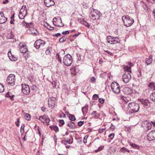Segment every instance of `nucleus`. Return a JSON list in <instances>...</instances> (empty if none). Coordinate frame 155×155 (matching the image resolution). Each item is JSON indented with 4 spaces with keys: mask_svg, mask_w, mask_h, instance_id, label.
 I'll list each match as a JSON object with an SVG mask.
<instances>
[{
    "mask_svg": "<svg viewBox=\"0 0 155 155\" xmlns=\"http://www.w3.org/2000/svg\"><path fill=\"white\" fill-rule=\"evenodd\" d=\"M57 20V18H56V17H55L54 18L53 20V24L55 25H54V22L55 21H56Z\"/></svg>",
    "mask_w": 155,
    "mask_h": 155,
    "instance_id": "e2e57ef3",
    "label": "nucleus"
},
{
    "mask_svg": "<svg viewBox=\"0 0 155 155\" xmlns=\"http://www.w3.org/2000/svg\"><path fill=\"white\" fill-rule=\"evenodd\" d=\"M53 97L50 98L48 101V104L49 107L53 108L55 105V100Z\"/></svg>",
    "mask_w": 155,
    "mask_h": 155,
    "instance_id": "4468645a",
    "label": "nucleus"
},
{
    "mask_svg": "<svg viewBox=\"0 0 155 155\" xmlns=\"http://www.w3.org/2000/svg\"><path fill=\"white\" fill-rule=\"evenodd\" d=\"M81 33H79L78 34H75L74 35H73V37H74V38H75V37H77V36H78Z\"/></svg>",
    "mask_w": 155,
    "mask_h": 155,
    "instance_id": "0e129e2a",
    "label": "nucleus"
},
{
    "mask_svg": "<svg viewBox=\"0 0 155 155\" xmlns=\"http://www.w3.org/2000/svg\"><path fill=\"white\" fill-rule=\"evenodd\" d=\"M50 127L51 130H54L55 132H58L59 131L58 127L56 126H50Z\"/></svg>",
    "mask_w": 155,
    "mask_h": 155,
    "instance_id": "7c9ffc66",
    "label": "nucleus"
},
{
    "mask_svg": "<svg viewBox=\"0 0 155 155\" xmlns=\"http://www.w3.org/2000/svg\"><path fill=\"white\" fill-rule=\"evenodd\" d=\"M66 38L65 36L61 37L59 40V42L60 43H62L64 41Z\"/></svg>",
    "mask_w": 155,
    "mask_h": 155,
    "instance_id": "4c0bfd02",
    "label": "nucleus"
},
{
    "mask_svg": "<svg viewBox=\"0 0 155 155\" xmlns=\"http://www.w3.org/2000/svg\"><path fill=\"white\" fill-rule=\"evenodd\" d=\"M124 25L126 27L131 26L134 23V20L127 15H124L122 18Z\"/></svg>",
    "mask_w": 155,
    "mask_h": 155,
    "instance_id": "7ed1b4c3",
    "label": "nucleus"
},
{
    "mask_svg": "<svg viewBox=\"0 0 155 155\" xmlns=\"http://www.w3.org/2000/svg\"><path fill=\"white\" fill-rule=\"evenodd\" d=\"M36 87V86L34 85H33L32 87H31V90H34Z\"/></svg>",
    "mask_w": 155,
    "mask_h": 155,
    "instance_id": "69168bd1",
    "label": "nucleus"
},
{
    "mask_svg": "<svg viewBox=\"0 0 155 155\" xmlns=\"http://www.w3.org/2000/svg\"><path fill=\"white\" fill-rule=\"evenodd\" d=\"M105 130V127H104L101 129H99V132L100 133H102Z\"/></svg>",
    "mask_w": 155,
    "mask_h": 155,
    "instance_id": "3c124183",
    "label": "nucleus"
},
{
    "mask_svg": "<svg viewBox=\"0 0 155 155\" xmlns=\"http://www.w3.org/2000/svg\"><path fill=\"white\" fill-rule=\"evenodd\" d=\"M45 4V6L48 7L54 5V2L53 0H44Z\"/></svg>",
    "mask_w": 155,
    "mask_h": 155,
    "instance_id": "f3484780",
    "label": "nucleus"
},
{
    "mask_svg": "<svg viewBox=\"0 0 155 155\" xmlns=\"http://www.w3.org/2000/svg\"><path fill=\"white\" fill-rule=\"evenodd\" d=\"M81 23L83 24L84 25L86 26L87 27V28H89L90 26L89 24L87 23L85 20L84 19H81Z\"/></svg>",
    "mask_w": 155,
    "mask_h": 155,
    "instance_id": "c85d7f7f",
    "label": "nucleus"
},
{
    "mask_svg": "<svg viewBox=\"0 0 155 155\" xmlns=\"http://www.w3.org/2000/svg\"><path fill=\"white\" fill-rule=\"evenodd\" d=\"M149 87L152 90H155V83L153 82H151L148 85Z\"/></svg>",
    "mask_w": 155,
    "mask_h": 155,
    "instance_id": "bb28decb",
    "label": "nucleus"
},
{
    "mask_svg": "<svg viewBox=\"0 0 155 155\" xmlns=\"http://www.w3.org/2000/svg\"><path fill=\"white\" fill-rule=\"evenodd\" d=\"M123 92L127 95L131 94L132 93V89L128 87H125L123 89Z\"/></svg>",
    "mask_w": 155,
    "mask_h": 155,
    "instance_id": "6ab92c4d",
    "label": "nucleus"
},
{
    "mask_svg": "<svg viewBox=\"0 0 155 155\" xmlns=\"http://www.w3.org/2000/svg\"><path fill=\"white\" fill-rule=\"evenodd\" d=\"M98 97V95L96 94H94L93 96V97L94 100H97V99Z\"/></svg>",
    "mask_w": 155,
    "mask_h": 155,
    "instance_id": "49530a36",
    "label": "nucleus"
},
{
    "mask_svg": "<svg viewBox=\"0 0 155 155\" xmlns=\"http://www.w3.org/2000/svg\"><path fill=\"white\" fill-rule=\"evenodd\" d=\"M133 66V64L130 62H129L128 65L124 66V71H126L127 72L125 73L123 75L122 79L123 81L125 83H127L131 78V75L128 72H131V68Z\"/></svg>",
    "mask_w": 155,
    "mask_h": 155,
    "instance_id": "f257e3e1",
    "label": "nucleus"
},
{
    "mask_svg": "<svg viewBox=\"0 0 155 155\" xmlns=\"http://www.w3.org/2000/svg\"><path fill=\"white\" fill-rule=\"evenodd\" d=\"M69 33V32L68 31H65L62 32V34L63 35H66Z\"/></svg>",
    "mask_w": 155,
    "mask_h": 155,
    "instance_id": "4d7b16f0",
    "label": "nucleus"
},
{
    "mask_svg": "<svg viewBox=\"0 0 155 155\" xmlns=\"http://www.w3.org/2000/svg\"><path fill=\"white\" fill-rule=\"evenodd\" d=\"M130 145L135 149H138L140 148V146L139 145H137L134 143H132L131 142H129Z\"/></svg>",
    "mask_w": 155,
    "mask_h": 155,
    "instance_id": "c756f323",
    "label": "nucleus"
},
{
    "mask_svg": "<svg viewBox=\"0 0 155 155\" xmlns=\"http://www.w3.org/2000/svg\"><path fill=\"white\" fill-rule=\"evenodd\" d=\"M141 104L143 105L145 107H148L150 106V104L149 101L147 99H140L139 100Z\"/></svg>",
    "mask_w": 155,
    "mask_h": 155,
    "instance_id": "2eb2a0df",
    "label": "nucleus"
},
{
    "mask_svg": "<svg viewBox=\"0 0 155 155\" xmlns=\"http://www.w3.org/2000/svg\"><path fill=\"white\" fill-rule=\"evenodd\" d=\"M46 28L50 30H52L54 29V27H51L49 25H47L46 26H45Z\"/></svg>",
    "mask_w": 155,
    "mask_h": 155,
    "instance_id": "37998d69",
    "label": "nucleus"
},
{
    "mask_svg": "<svg viewBox=\"0 0 155 155\" xmlns=\"http://www.w3.org/2000/svg\"><path fill=\"white\" fill-rule=\"evenodd\" d=\"M51 53L49 49L46 50L45 51V53L46 54H49Z\"/></svg>",
    "mask_w": 155,
    "mask_h": 155,
    "instance_id": "5fc2aeb1",
    "label": "nucleus"
},
{
    "mask_svg": "<svg viewBox=\"0 0 155 155\" xmlns=\"http://www.w3.org/2000/svg\"><path fill=\"white\" fill-rule=\"evenodd\" d=\"M109 138L108 139V142H110L111 140H112L114 136H108Z\"/></svg>",
    "mask_w": 155,
    "mask_h": 155,
    "instance_id": "09e8293b",
    "label": "nucleus"
},
{
    "mask_svg": "<svg viewBox=\"0 0 155 155\" xmlns=\"http://www.w3.org/2000/svg\"><path fill=\"white\" fill-rule=\"evenodd\" d=\"M15 13H13L11 17V20L10 21V23L11 24H14L13 22L15 21L14 18L15 17Z\"/></svg>",
    "mask_w": 155,
    "mask_h": 155,
    "instance_id": "e433bc0d",
    "label": "nucleus"
},
{
    "mask_svg": "<svg viewBox=\"0 0 155 155\" xmlns=\"http://www.w3.org/2000/svg\"><path fill=\"white\" fill-rule=\"evenodd\" d=\"M147 136H155V130H153L150 132Z\"/></svg>",
    "mask_w": 155,
    "mask_h": 155,
    "instance_id": "79ce46f5",
    "label": "nucleus"
},
{
    "mask_svg": "<svg viewBox=\"0 0 155 155\" xmlns=\"http://www.w3.org/2000/svg\"><path fill=\"white\" fill-rule=\"evenodd\" d=\"M152 55H150L149 58H146V59L145 63L147 64V65L150 64L152 61Z\"/></svg>",
    "mask_w": 155,
    "mask_h": 155,
    "instance_id": "4be33fe9",
    "label": "nucleus"
},
{
    "mask_svg": "<svg viewBox=\"0 0 155 155\" xmlns=\"http://www.w3.org/2000/svg\"><path fill=\"white\" fill-rule=\"evenodd\" d=\"M60 123L61 124V126H62L64 125V122L63 120H59Z\"/></svg>",
    "mask_w": 155,
    "mask_h": 155,
    "instance_id": "603ef678",
    "label": "nucleus"
},
{
    "mask_svg": "<svg viewBox=\"0 0 155 155\" xmlns=\"http://www.w3.org/2000/svg\"><path fill=\"white\" fill-rule=\"evenodd\" d=\"M61 34H60V33H57L56 34H55V35H54V36L58 37V36H61Z\"/></svg>",
    "mask_w": 155,
    "mask_h": 155,
    "instance_id": "680f3d73",
    "label": "nucleus"
},
{
    "mask_svg": "<svg viewBox=\"0 0 155 155\" xmlns=\"http://www.w3.org/2000/svg\"><path fill=\"white\" fill-rule=\"evenodd\" d=\"M104 147V146H100L98 148V150H99V151L100 150H102Z\"/></svg>",
    "mask_w": 155,
    "mask_h": 155,
    "instance_id": "bf43d9fd",
    "label": "nucleus"
},
{
    "mask_svg": "<svg viewBox=\"0 0 155 155\" xmlns=\"http://www.w3.org/2000/svg\"><path fill=\"white\" fill-rule=\"evenodd\" d=\"M84 124V122L82 121H79L78 123V125L79 126H81Z\"/></svg>",
    "mask_w": 155,
    "mask_h": 155,
    "instance_id": "8fccbe9b",
    "label": "nucleus"
},
{
    "mask_svg": "<svg viewBox=\"0 0 155 155\" xmlns=\"http://www.w3.org/2000/svg\"><path fill=\"white\" fill-rule=\"evenodd\" d=\"M24 127L25 126L24 125H22L21 127L20 132L21 135H23V133L24 132Z\"/></svg>",
    "mask_w": 155,
    "mask_h": 155,
    "instance_id": "a19ab883",
    "label": "nucleus"
},
{
    "mask_svg": "<svg viewBox=\"0 0 155 155\" xmlns=\"http://www.w3.org/2000/svg\"><path fill=\"white\" fill-rule=\"evenodd\" d=\"M8 57L9 58L10 56H11V55H12V53H11V51H10V50H9V51L8 53Z\"/></svg>",
    "mask_w": 155,
    "mask_h": 155,
    "instance_id": "13d9d810",
    "label": "nucleus"
},
{
    "mask_svg": "<svg viewBox=\"0 0 155 155\" xmlns=\"http://www.w3.org/2000/svg\"><path fill=\"white\" fill-rule=\"evenodd\" d=\"M21 86L22 87L21 89L22 92L24 94L26 95L30 93V92L29 86L25 84H22Z\"/></svg>",
    "mask_w": 155,
    "mask_h": 155,
    "instance_id": "f8f14e48",
    "label": "nucleus"
},
{
    "mask_svg": "<svg viewBox=\"0 0 155 155\" xmlns=\"http://www.w3.org/2000/svg\"><path fill=\"white\" fill-rule=\"evenodd\" d=\"M99 102L101 104H103L104 103V100L102 98H100L99 99Z\"/></svg>",
    "mask_w": 155,
    "mask_h": 155,
    "instance_id": "a18cd8bd",
    "label": "nucleus"
},
{
    "mask_svg": "<svg viewBox=\"0 0 155 155\" xmlns=\"http://www.w3.org/2000/svg\"><path fill=\"white\" fill-rule=\"evenodd\" d=\"M63 61L65 65L67 66H69L72 62V57L69 54H67L64 57Z\"/></svg>",
    "mask_w": 155,
    "mask_h": 155,
    "instance_id": "39448f33",
    "label": "nucleus"
},
{
    "mask_svg": "<svg viewBox=\"0 0 155 155\" xmlns=\"http://www.w3.org/2000/svg\"><path fill=\"white\" fill-rule=\"evenodd\" d=\"M61 143L64 144L65 145V147L66 148L69 149L70 147V146L69 145H67V144L65 143V141L64 140L61 141Z\"/></svg>",
    "mask_w": 155,
    "mask_h": 155,
    "instance_id": "c03bdc74",
    "label": "nucleus"
},
{
    "mask_svg": "<svg viewBox=\"0 0 155 155\" xmlns=\"http://www.w3.org/2000/svg\"><path fill=\"white\" fill-rule=\"evenodd\" d=\"M147 140L149 141H151L155 139V136H146Z\"/></svg>",
    "mask_w": 155,
    "mask_h": 155,
    "instance_id": "f704fd0d",
    "label": "nucleus"
},
{
    "mask_svg": "<svg viewBox=\"0 0 155 155\" xmlns=\"http://www.w3.org/2000/svg\"><path fill=\"white\" fill-rule=\"evenodd\" d=\"M69 118L70 120L74 121L75 120L76 118L74 115L71 114L69 116Z\"/></svg>",
    "mask_w": 155,
    "mask_h": 155,
    "instance_id": "58836bf2",
    "label": "nucleus"
},
{
    "mask_svg": "<svg viewBox=\"0 0 155 155\" xmlns=\"http://www.w3.org/2000/svg\"><path fill=\"white\" fill-rule=\"evenodd\" d=\"M110 129L114 130L115 128V127L112 124H111L110 127Z\"/></svg>",
    "mask_w": 155,
    "mask_h": 155,
    "instance_id": "864d4df0",
    "label": "nucleus"
},
{
    "mask_svg": "<svg viewBox=\"0 0 155 155\" xmlns=\"http://www.w3.org/2000/svg\"><path fill=\"white\" fill-rule=\"evenodd\" d=\"M6 97H9L12 101L14 100V97L15 96V95L12 93L8 92L5 95Z\"/></svg>",
    "mask_w": 155,
    "mask_h": 155,
    "instance_id": "412c9836",
    "label": "nucleus"
},
{
    "mask_svg": "<svg viewBox=\"0 0 155 155\" xmlns=\"http://www.w3.org/2000/svg\"><path fill=\"white\" fill-rule=\"evenodd\" d=\"M38 119L43 123H46L47 125H49L48 123L50 121L49 117L45 114L39 117Z\"/></svg>",
    "mask_w": 155,
    "mask_h": 155,
    "instance_id": "9d476101",
    "label": "nucleus"
},
{
    "mask_svg": "<svg viewBox=\"0 0 155 155\" xmlns=\"http://www.w3.org/2000/svg\"><path fill=\"white\" fill-rule=\"evenodd\" d=\"M140 106L139 104L135 102H131L128 105L126 113L130 115L131 114L137 112L139 109Z\"/></svg>",
    "mask_w": 155,
    "mask_h": 155,
    "instance_id": "f03ea898",
    "label": "nucleus"
},
{
    "mask_svg": "<svg viewBox=\"0 0 155 155\" xmlns=\"http://www.w3.org/2000/svg\"><path fill=\"white\" fill-rule=\"evenodd\" d=\"M111 87L112 91L114 93L116 94L120 93V86L117 82H112Z\"/></svg>",
    "mask_w": 155,
    "mask_h": 155,
    "instance_id": "423d86ee",
    "label": "nucleus"
},
{
    "mask_svg": "<svg viewBox=\"0 0 155 155\" xmlns=\"http://www.w3.org/2000/svg\"><path fill=\"white\" fill-rule=\"evenodd\" d=\"M9 59L12 61H15L18 59L17 56L12 54L11 56H10Z\"/></svg>",
    "mask_w": 155,
    "mask_h": 155,
    "instance_id": "a878e982",
    "label": "nucleus"
},
{
    "mask_svg": "<svg viewBox=\"0 0 155 155\" xmlns=\"http://www.w3.org/2000/svg\"><path fill=\"white\" fill-rule=\"evenodd\" d=\"M120 151L121 152H130V150H129L125 148L124 147L120 149Z\"/></svg>",
    "mask_w": 155,
    "mask_h": 155,
    "instance_id": "72a5a7b5",
    "label": "nucleus"
},
{
    "mask_svg": "<svg viewBox=\"0 0 155 155\" xmlns=\"http://www.w3.org/2000/svg\"><path fill=\"white\" fill-rule=\"evenodd\" d=\"M71 137H72V136H70V138L65 139L64 140L65 141V143H68L69 144L72 143L73 142V140L72 138Z\"/></svg>",
    "mask_w": 155,
    "mask_h": 155,
    "instance_id": "b1692460",
    "label": "nucleus"
},
{
    "mask_svg": "<svg viewBox=\"0 0 155 155\" xmlns=\"http://www.w3.org/2000/svg\"><path fill=\"white\" fill-rule=\"evenodd\" d=\"M19 46L20 51L21 53H25L27 52L28 50L26 45L23 43H20Z\"/></svg>",
    "mask_w": 155,
    "mask_h": 155,
    "instance_id": "ddd939ff",
    "label": "nucleus"
},
{
    "mask_svg": "<svg viewBox=\"0 0 155 155\" xmlns=\"http://www.w3.org/2000/svg\"><path fill=\"white\" fill-rule=\"evenodd\" d=\"M56 57L57 58H60V55L58 53H57L56 54Z\"/></svg>",
    "mask_w": 155,
    "mask_h": 155,
    "instance_id": "774afa93",
    "label": "nucleus"
},
{
    "mask_svg": "<svg viewBox=\"0 0 155 155\" xmlns=\"http://www.w3.org/2000/svg\"><path fill=\"white\" fill-rule=\"evenodd\" d=\"M7 18L4 16L2 12H0V24L5 23L7 20Z\"/></svg>",
    "mask_w": 155,
    "mask_h": 155,
    "instance_id": "dca6fc26",
    "label": "nucleus"
},
{
    "mask_svg": "<svg viewBox=\"0 0 155 155\" xmlns=\"http://www.w3.org/2000/svg\"><path fill=\"white\" fill-rule=\"evenodd\" d=\"M88 106L87 105L82 107V110L84 115L86 114L87 113L88 111Z\"/></svg>",
    "mask_w": 155,
    "mask_h": 155,
    "instance_id": "5701e85b",
    "label": "nucleus"
},
{
    "mask_svg": "<svg viewBox=\"0 0 155 155\" xmlns=\"http://www.w3.org/2000/svg\"><path fill=\"white\" fill-rule=\"evenodd\" d=\"M117 145L116 144H112L109 148V150L111 153H114L116 152Z\"/></svg>",
    "mask_w": 155,
    "mask_h": 155,
    "instance_id": "aec40b11",
    "label": "nucleus"
},
{
    "mask_svg": "<svg viewBox=\"0 0 155 155\" xmlns=\"http://www.w3.org/2000/svg\"><path fill=\"white\" fill-rule=\"evenodd\" d=\"M4 91V88L3 85L0 83V93H2Z\"/></svg>",
    "mask_w": 155,
    "mask_h": 155,
    "instance_id": "ea45409f",
    "label": "nucleus"
},
{
    "mask_svg": "<svg viewBox=\"0 0 155 155\" xmlns=\"http://www.w3.org/2000/svg\"><path fill=\"white\" fill-rule=\"evenodd\" d=\"M27 10L26 7L25 5L23 6L21 8L19 14L18 15V17L20 19H23L25 16L26 15Z\"/></svg>",
    "mask_w": 155,
    "mask_h": 155,
    "instance_id": "6e6552de",
    "label": "nucleus"
},
{
    "mask_svg": "<svg viewBox=\"0 0 155 155\" xmlns=\"http://www.w3.org/2000/svg\"><path fill=\"white\" fill-rule=\"evenodd\" d=\"M76 139L77 140L78 142L81 143L83 142V139L80 136H74Z\"/></svg>",
    "mask_w": 155,
    "mask_h": 155,
    "instance_id": "2f4dec72",
    "label": "nucleus"
},
{
    "mask_svg": "<svg viewBox=\"0 0 155 155\" xmlns=\"http://www.w3.org/2000/svg\"><path fill=\"white\" fill-rule=\"evenodd\" d=\"M91 82L92 83H94L95 82V78L94 77H92L91 78Z\"/></svg>",
    "mask_w": 155,
    "mask_h": 155,
    "instance_id": "de8ad7c7",
    "label": "nucleus"
},
{
    "mask_svg": "<svg viewBox=\"0 0 155 155\" xmlns=\"http://www.w3.org/2000/svg\"><path fill=\"white\" fill-rule=\"evenodd\" d=\"M67 126L71 128H74L75 127V123L71 121H70L68 122Z\"/></svg>",
    "mask_w": 155,
    "mask_h": 155,
    "instance_id": "cd10ccee",
    "label": "nucleus"
},
{
    "mask_svg": "<svg viewBox=\"0 0 155 155\" xmlns=\"http://www.w3.org/2000/svg\"><path fill=\"white\" fill-rule=\"evenodd\" d=\"M91 10L90 16L93 20L98 19L101 16V13L99 11L93 8H91Z\"/></svg>",
    "mask_w": 155,
    "mask_h": 155,
    "instance_id": "20e7f679",
    "label": "nucleus"
},
{
    "mask_svg": "<svg viewBox=\"0 0 155 155\" xmlns=\"http://www.w3.org/2000/svg\"><path fill=\"white\" fill-rule=\"evenodd\" d=\"M46 108L45 107L43 106L41 107V110L43 112H45V110Z\"/></svg>",
    "mask_w": 155,
    "mask_h": 155,
    "instance_id": "052dcab7",
    "label": "nucleus"
},
{
    "mask_svg": "<svg viewBox=\"0 0 155 155\" xmlns=\"http://www.w3.org/2000/svg\"><path fill=\"white\" fill-rule=\"evenodd\" d=\"M88 136H84V137L83 139V142L84 143H87V139L85 140V138H87Z\"/></svg>",
    "mask_w": 155,
    "mask_h": 155,
    "instance_id": "6e6d98bb",
    "label": "nucleus"
},
{
    "mask_svg": "<svg viewBox=\"0 0 155 155\" xmlns=\"http://www.w3.org/2000/svg\"><path fill=\"white\" fill-rule=\"evenodd\" d=\"M15 76L13 74H10L7 79V83L11 86L14 85L15 81Z\"/></svg>",
    "mask_w": 155,
    "mask_h": 155,
    "instance_id": "9b49d317",
    "label": "nucleus"
},
{
    "mask_svg": "<svg viewBox=\"0 0 155 155\" xmlns=\"http://www.w3.org/2000/svg\"><path fill=\"white\" fill-rule=\"evenodd\" d=\"M91 115H93V117L95 118H98L100 115V114L97 112L96 111H93L91 113Z\"/></svg>",
    "mask_w": 155,
    "mask_h": 155,
    "instance_id": "393cba45",
    "label": "nucleus"
},
{
    "mask_svg": "<svg viewBox=\"0 0 155 155\" xmlns=\"http://www.w3.org/2000/svg\"><path fill=\"white\" fill-rule=\"evenodd\" d=\"M25 117L27 120H29L31 119V116L28 114L26 113L25 115Z\"/></svg>",
    "mask_w": 155,
    "mask_h": 155,
    "instance_id": "c9c22d12",
    "label": "nucleus"
},
{
    "mask_svg": "<svg viewBox=\"0 0 155 155\" xmlns=\"http://www.w3.org/2000/svg\"><path fill=\"white\" fill-rule=\"evenodd\" d=\"M146 125V127L147 128V130L151 128L152 124L151 123L148 122L147 121H145L144 123H142L141 124V126L144 127V125Z\"/></svg>",
    "mask_w": 155,
    "mask_h": 155,
    "instance_id": "a211bd4d",
    "label": "nucleus"
},
{
    "mask_svg": "<svg viewBox=\"0 0 155 155\" xmlns=\"http://www.w3.org/2000/svg\"><path fill=\"white\" fill-rule=\"evenodd\" d=\"M107 41L108 43L110 44H116L119 43L120 41L118 37H112L110 36H108L107 38Z\"/></svg>",
    "mask_w": 155,
    "mask_h": 155,
    "instance_id": "0eeeda50",
    "label": "nucleus"
},
{
    "mask_svg": "<svg viewBox=\"0 0 155 155\" xmlns=\"http://www.w3.org/2000/svg\"><path fill=\"white\" fill-rule=\"evenodd\" d=\"M150 98L152 100L155 102V92H153L150 95Z\"/></svg>",
    "mask_w": 155,
    "mask_h": 155,
    "instance_id": "473e14b6",
    "label": "nucleus"
},
{
    "mask_svg": "<svg viewBox=\"0 0 155 155\" xmlns=\"http://www.w3.org/2000/svg\"><path fill=\"white\" fill-rule=\"evenodd\" d=\"M45 42L41 39L37 40L34 44V46L36 49H39L40 47H43L45 44Z\"/></svg>",
    "mask_w": 155,
    "mask_h": 155,
    "instance_id": "1a4fd4ad",
    "label": "nucleus"
},
{
    "mask_svg": "<svg viewBox=\"0 0 155 155\" xmlns=\"http://www.w3.org/2000/svg\"><path fill=\"white\" fill-rule=\"evenodd\" d=\"M8 2V0H5V1H4L3 2V3L4 4H5Z\"/></svg>",
    "mask_w": 155,
    "mask_h": 155,
    "instance_id": "338daca9",
    "label": "nucleus"
}]
</instances>
